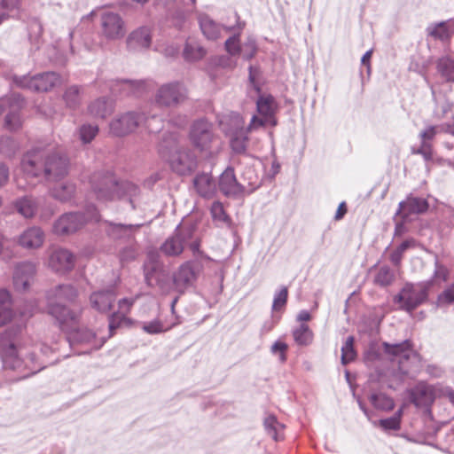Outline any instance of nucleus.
I'll return each instance as SVG.
<instances>
[{"mask_svg":"<svg viewBox=\"0 0 454 454\" xmlns=\"http://www.w3.org/2000/svg\"><path fill=\"white\" fill-rule=\"evenodd\" d=\"M18 332V329H8L0 335V356L4 369L20 372L27 370V373L20 377V379H25L45 367L43 362H38L35 358V350L40 348L42 353L46 354L51 348L40 345V347H35L34 350L29 351L26 347L17 345Z\"/></svg>","mask_w":454,"mask_h":454,"instance_id":"f257e3e1","label":"nucleus"},{"mask_svg":"<svg viewBox=\"0 0 454 454\" xmlns=\"http://www.w3.org/2000/svg\"><path fill=\"white\" fill-rule=\"evenodd\" d=\"M90 188L101 201L121 200L128 201L134 209L137 207L139 188L128 181L119 183L111 172L98 171L90 178Z\"/></svg>","mask_w":454,"mask_h":454,"instance_id":"f03ea898","label":"nucleus"},{"mask_svg":"<svg viewBox=\"0 0 454 454\" xmlns=\"http://www.w3.org/2000/svg\"><path fill=\"white\" fill-rule=\"evenodd\" d=\"M90 188L101 201L121 200L128 201L134 209L137 207L139 188L128 181L119 183L111 172L98 171L90 178Z\"/></svg>","mask_w":454,"mask_h":454,"instance_id":"7ed1b4c3","label":"nucleus"},{"mask_svg":"<svg viewBox=\"0 0 454 454\" xmlns=\"http://www.w3.org/2000/svg\"><path fill=\"white\" fill-rule=\"evenodd\" d=\"M77 295V290L70 284L59 285L48 292L49 313L56 318L61 329H67L80 318V312L71 310L63 304L73 302Z\"/></svg>","mask_w":454,"mask_h":454,"instance_id":"20e7f679","label":"nucleus"},{"mask_svg":"<svg viewBox=\"0 0 454 454\" xmlns=\"http://www.w3.org/2000/svg\"><path fill=\"white\" fill-rule=\"evenodd\" d=\"M158 150L170 168L180 176L189 175L196 168V156L190 149L179 145L176 135L171 134L164 139Z\"/></svg>","mask_w":454,"mask_h":454,"instance_id":"39448f33","label":"nucleus"},{"mask_svg":"<svg viewBox=\"0 0 454 454\" xmlns=\"http://www.w3.org/2000/svg\"><path fill=\"white\" fill-rule=\"evenodd\" d=\"M145 121L150 133L159 132L163 125L162 120L155 114L146 115L144 113L127 112L118 115L109 124L111 134L123 137L133 132L140 123Z\"/></svg>","mask_w":454,"mask_h":454,"instance_id":"423d86ee","label":"nucleus"},{"mask_svg":"<svg viewBox=\"0 0 454 454\" xmlns=\"http://www.w3.org/2000/svg\"><path fill=\"white\" fill-rule=\"evenodd\" d=\"M383 349L402 376L415 374L420 368V356L415 352L410 340L390 344L383 342Z\"/></svg>","mask_w":454,"mask_h":454,"instance_id":"0eeeda50","label":"nucleus"},{"mask_svg":"<svg viewBox=\"0 0 454 454\" xmlns=\"http://www.w3.org/2000/svg\"><path fill=\"white\" fill-rule=\"evenodd\" d=\"M222 130L231 137V147L236 153L246 152L248 141L247 130L244 128L245 121L242 116L237 113H231L223 117L219 121Z\"/></svg>","mask_w":454,"mask_h":454,"instance_id":"6e6552de","label":"nucleus"},{"mask_svg":"<svg viewBox=\"0 0 454 454\" xmlns=\"http://www.w3.org/2000/svg\"><path fill=\"white\" fill-rule=\"evenodd\" d=\"M433 286V279L417 284L407 283L395 297L394 301L408 312H411L424 303L428 297V291Z\"/></svg>","mask_w":454,"mask_h":454,"instance_id":"1a4fd4ad","label":"nucleus"},{"mask_svg":"<svg viewBox=\"0 0 454 454\" xmlns=\"http://www.w3.org/2000/svg\"><path fill=\"white\" fill-rule=\"evenodd\" d=\"M187 99V87L181 82L173 81L161 84L156 90L153 103L158 108H173Z\"/></svg>","mask_w":454,"mask_h":454,"instance_id":"9d476101","label":"nucleus"},{"mask_svg":"<svg viewBox=\"0 0 454 454\" xmlns=\"http://www.w3.org/2000/svg\"><path fill=\"white\" fill-rule=\"evenodd\" d=\"M89 221H98V213L94 206H90L86 213L74 212L63 214L53 225L57 235H70L80 230Z\"/></svg>","mask_w":454,"mask_h":454,"instance_id":"9b49d317","label":"nucleus"},{"mask_svg":"<svg viewBox=\"0 0 454 454\" xmlns=\"http://www.w3.org/2000/svg\"><path fill=\"white\" fill-rule=\"evenodd\" d=\"M12 81L19 88L31 91L46 92L59 85L61 77L55 72H45L34 76L28 74L14 75Z\"/></svg>","mask_w":454,"mask_h":454,"instance_id":"f8f14e48","label":"nucleus"},{"mask_svg":"<svg viewBox=\"0 0 454 454\" xmlns=\"http://www.w3.org/2000/svg\"><path fill=\"white\" fill-rule=\"evenodd\" d=\"M99 34L106 41L121 40L126 35V23L120 13L105 10L99 14Z\"/></svg>","mask_w":454,"mask_h":454,"instance_id":"ddd939ff","label":"nucleus"},{"mask_svg":"<svg viewBox=\"0 0 454 454\" xmlns=\"http://www.w3.org/2000/svg\"><path fill=\"white\" fill-rule=\"evenodd\" d=\"M194 227L191 224H179L174 233L168 237L160 246V249L166 256H179L188 241L192 239Z\"/></svg>","mask_w":454,"mask_h":454,"instance_id":"4468645a","label":"nucleus"},{"mask_svg":"<svg viewBox=\"0 0 454 454\" xmlns=\"http://www.w3.org/2000/svg\"><path fill=\"white\" fill-rule=\"evenodd\" d=\"M69 171V159L59 151H46L43 161V176L47 181L54 182L64 178Z\"/></svg>","mask_w":454,"mask_h":454,"instance_id":"2eb2a0df","label":"nucleus"},{"mask_svg":"<svg viewBox=\"0 0 454 454\" xmlns=\"http://www.w3.org/2000/svg\"><path fill=\"white\" fill-rule=\"evenodd\" d=\"M200 271V266L198 262L187 261L182 263L172 275L175 290L179 294L184 293L196 282Z\"/></svg>","mask_w":454,"mask_h":454,"instance_id":"dca6fc26","label":"nucleus"},{"mask_svg":"<svg viewBox=\"0 0 454 454\" xmlns=\"http://www.w3.org/2000/svg\"><path fill=\"white\" fill-rule=\"evenodd\" d=\"M75 255L68 249L56 247L49 255L48 267L54 272L65 275L74 268Z\"/></svg>","mask_w":454,"mask_h":454,"instance_id":"f3484780","label":"nucleus"},{"mask_svg":"<svg viewBox=\"0 0 454 454\" xmlns=\"http://www.w3.org/2000/svg\"><path fill=\"white\" fill-rule=\"evenodd\" d=\"M150 88L147 80L121 79L113 81L111 90L115 95L122 97H140Z\"/></svg>","mask_w":454,"mask_h":454,"instance_id":"a211bd4d","label":"nucleus"},{"mask_svg":"<svg viewBox=\"0 0 454 454\" xmlns=\"http://www.w3.org/2000/svg\"><path fill=\"white\" fill-rule=\"evenodd\" d=\"M46 150L34 148L23 155L20 166L27 176L37 177L43 176V161Z\"/></svg>","mask_w":454,"mask_h":454,"instance_id":"6ab92c4d","label":"nucleus"},{"mask_svg":"<svg viewBox=\"0 0 454 454\" xmlns=\"http://www.w3.org/2000/svg\"><path fill=\"white\" fill-rule=\"evenodd\" d=\"M36 264L31 261H23L16 264L13 272V286L19 292L27 291L34 283Z\"/></svg>","mask_w":454,"mask_h":454,"instance_id":"aec40b11","label":"nucleus"},{"mask_svg":"<svg viewBox=\"0 0 454 454\" xmlns=\"http://www.w3.org/2000/svg\"><path fill=\"white\" fill-rule=\"evenodd\" d=\"M213 126L205 119H200L191 127L190 139L197 148L206 150L213 140Z\"/></svg>","mask_w":454,"mask_h":454,"instance_id":"412c9836","label":"nucleus"},{"mask_svg":"<svg viewBox=\"0 0 454 454\" xmlns=\"http://www.w3.org/2000/svg\"><path fill=\"white\" fill-rule=\"evenodd\" d=\"M218 188L228 197L239 198L245 195V184L237 180L231 168H227L219 176Z\"/></svg>","mask_w":454,"mask_h":454,"instance_id":"4be33fe9","label":"nucleus"},{"mask_svg":"<svg viewBox=\"0 0 454 454\" xmlns=\"http://www.w3.org/2000/svg\"><path fill=\"white\" fill-rule=\"evenodd\" d=\"M15 241L23 249H39L45 241V233L39 226H30L25 229Z\"/></svg>","mask_w":454,"mask_h":454,"instance_id":"5701e85b","label":"nucleus"},{"mask_svg":"<svg viewBox=\"0 0 454 454\" xmlns=\"http://www.w3.org/2000/svg\"><path fill=\"white\" fill-rule=\"evenodd\" d=\"M79 322V318L77 321L72 325L68 326L67 329H62L67 333V339L71 345L77 344H92V349L99 348L103 342L98 344L94 343L96 340V334L87 328H78L77 324Z\"/></svg>","mask_w":454,"mask_h":454,"instance_id":"b1692460","label":"nucleus"},{"mask_svg":"<svg viewBox=\"0 0 454 454\" xmlns=\"http://www.w3.org/2000/svg\"><path fill=\"white\" fill-rule=\"evenodd\" d=\"M129 51L147 50L152 43V31L147 26H142L133 30L126 39Z\"/></svg>","mask_w":454,"mask_h":454,"instance_id":"393cba45","label":"nucleus"},{"mask_svg":"<svg viewBox=\"0 0 454 454\" xmlns=\"http://www.w3.org/2000/svg\"><path fill=\"white\" fill-rule=\"evenodd\" d=\"M429 204L426 199L410 195L399 203L396 215H402L403 219L406 220L411 215L426 213Z\"/></svg>","mask_w":454,"mask_h":454,"instance_id":"a878e982","label":"nucleus"},{"mask_svg":"<svg viewBox=\"0 0 454 454\" xmlns=\"http://www.w3.org/2000/svg\"><path fill=\"white\" fill-rule=\"evenodd\" d=\"M446 133L454 137V121L427 124L419 134L421 144L433 145V141L439 134Z\"/></svg>","mask_w":454,"mask_h":454,"instance_id":"bb28decb","label":"nucleus"},{"mask_svg":"<svg viewBox=\"0 0 454 454\" xmlns=\"http://www.w3.org/2000/svg\"><path fill=\"white\" fill-rule=\"evenodd\" d=\"M105 231L113 239L130 241L135 233L139 230L141 224H122L106 221Z\"/></svg>","mask_w":454,"mask_h":454,"instance_id":"cd10ccee","label":"nucleus"},{"mask_svg":"<svg viewBox=\"0 0 454 454\" xmlns=\"http://www.w3.org/2000/svg\"><path fill=\"white\" fill-rule=\"evenodd\" d=\"M409 394L411 402L416 407L429 406L434 400L433 387L423 382L409 390Z\"/></svg>","mask_w":454,"mask_h":454,"instance_id":"c85d7f7f","label":"nucleus"},{"mask_svg":"<svg viewBox=\"0 0 454 454\" xmlns=\"http://www.w3.org/2000/svg\"><path fill=\"white\" fill-rule=\"evenodd\" d=\"M432 95L434 100L433 118L437 121H440L443 119L449 120L448 121H454L452 103H450L444 95L437 96L433 89Z\"/></svg>","mask_w":454,"mask_h":454,"instance_id":"c756f323","label":"nucleus"},{"mask_svg":"<svg viewBox=\"0 0 454 454\" xmlns=\"http://www.w3.org/2000/svg\"><path fill=\"white\" fill-rule=\"evenodd\" d=\"M114 300L115 294L112 290H100L90 294V304L97 311L106 313L112 308Z\"/></svg>","mask_w":454,"mask_h":454,"instance_id":"7c9ffc66","label":"nucleus"},{"mask_svg":"<svg viewBox=\"0 0 454 454\" xmlns=\"http://www.w3.org/2000/svg\"><path fill=\"white\" fill-rule=\"evenodd\" d=\"M427 33L435 40L449 41L454 35V19L430 24L427 27Z\"/></svg>","mask_w":454,"mask_h":454,"instance_id":"2f4dec72","label":"nucleus"},{"mask_svg":"<svg viewBox=\"0 0 454 454\" xmlns=\"http://www.w3.org/2000/svg\"><path fill=\"white\" fill-rule=\"evenodd\" d=\"M277 107V103L271 95L260 96L256 101V108L259 115L270 120V126L277 125V120L275 118Z\"/></svg>","mask_w":454,"mask_h":454,"instance_id":"473e14b6","label":"nucleus"},{"mask_svg":"<svg viewBox=\"0 0 454 454\" xmlns=\"http://www.w3.org/2000/svg\"><path fill=\"white\" fill-rule=\"evenodd\" d=\"M23 106V98L19 95H13L12 98L11 110L5 116L4 127L9 130H17L22 125V120L20 115V109Z\"/></svg>","mask_w":454,"mask_h":454,"instance_id":"72a5a7b5","label":"nucleus"},{"mask_svg":"<svg viewBox=\"0 0 454 454\" xmlns=\"http://www.w3.org/2000/svg\"><path fill=\"white\" fill-rule=\"evenodd\" d=\"M144 276L147 286L152 285L155 278L165 271L162 264L159 261V256L155 253H149L147 260L145 262Z\"/></svg>","mask_w":454,"mask_h":454,"instance_id":"f704fd0d","label":"nucleus"},{"mask_svg":"<svg viewBox=\"0 0 454 454\" xmlns=\"http://www.w3.org/2000/svg\"><path fill=\"white\" fill-rule=\"evenodd\" d=\"M194 188L203 198H211L216 192V184L211 175L199 174L193 180Z\"/></svg>","mask_w":454,"mask_h":454,"instance_id":"c9c22d12","label":"nucleus"},{"mask_svg":"<svg viewBox=\"0 0 454 454\" xmlns=\"http://www.w3.org/2000/svg\"><path fill=\"white\" fill-rule=\"evenodd\" d=\"M234 18L237 21L235 26H226L224 28L227 31H234L238 30L239 33L229 37L224 43L226 51L231 56H237L241 52V46L239 44V34L240 31L244 28L245 23L239 21V16L235 12Z\"/></svg>","mask_w":454,"mask_h":454,"instance_id":"e433bc0d","label":"nucleus"},{"mask_svg":"<svg viewBox=\"0 0 454 454\" xmlns=\"http://www.w3.org/2000/svg\"><path fill=\"white\" fill-rule=\"evenodd\" d=\"M198 21L202 34L207 40L215 41L220 37L222 27L207 14H200Z\"/></svg>","mask_w":454,"mask_h":454,"instance_id":"4c0bfd02","label":"nucleus"},{"mask_svg":"<svg viewBox=\"0 0 454 454\" xmlns=\"http://www.w3.org/2000/svg\"><path fill=\"white\" fill-rule=\"evenodd\" d=\"M87 109L92 117L105 119L112 113L113 105L108 98L103 97L90 102Z\"/></svg>","mask_w":454,"mask_h":454,"instance_id":"58836bf2","label":"nucleus"},{"mask_svg":"<svg viewBox=\"0 0 454 454\" xmlns=\"http://www.w3.org/2000/svg\"><path fill=\"white\" fill-rule=\"evenodd\" d=\"M133 303V299L124 298L119 301L118 312L114 313L109 317V330L111 332V335L113 334V331L120 325L121 322L125 320L126 316L129 312Z\"/></svg>","mask_w":454,"mask_h":454,"instance_id":"ea45409f","label":"nucleus"},{"mask_svg":"<svg viewBox=\"0 0 454 454\" xmlns=\"http://www.w3.org/2000/svg\"><path fill=\"white\" fill-rule=\"evenodd\" d=\"M39 201L29 196H24L15 201L14 207L18 213L25 218H32L37 212Z\"/></svg>","mask_w":454,"mask_h":454,"instance_id":"a19ab883","label":"nucleus"},{"mask_svg":"<svg viewBox=\"0 0 454 454\" xmlns=\"http://www.w3.org/2000/svg\"><path fill=\"white\" fill-rule=\"evenodd\" d=\"M83 89L78 85H71L67 87L62 96V99L66 105V107L74 110L77 109L82 99Z\"/></svg>","mask_w":454,"mask_h":454,"instance_id":"79ce46f5","label":"nucleus"},{"mask_svg":"<svg viewBox=\"0 0 454 454\" xmlns=\"http://www.w3.org/2000/svg\"><path fill=\"white\" fill-rule=\"evenodd\" d=\"M371 404L378 411H390L395 408L392 397L382 392H372L368 396Z\"/></svg>","mask_w":454,"mask_h":454,"instance_id":"37998d69","label":"nucleus"},{"mask_svg":"<svg viewBox=\"0 0 454 454\" xmlns=\"http://www.w3.org/2000/svg\"><path fill=\"white\" fill-rule=\"evenodd\" d=\"M240 183L245 184V194H250L261 186V179L253 167L245 168Z\"/></svg>","mask_w":454,"mask_h":454,"instance_id":"c03bdc74","label":"nucleus"},{"mask_svg":"<svg viewBox=\"0 0 454 454\" xmlns=\"http://www.w3.org/2000/svg\"><path fill=\"white\" fill-rule=\"evenodd\" d=\"M76 191V186L72 182H65L59 185L54 186L51 191V196L61 202L69 201L74 198Z\"/></svg>","mask_w":454,"mask_h":454,"instance_id":"a18cd8bd","label":"nucleus"},{"mask_svg":"<svg viewBox=\"0 0 454 454\" xmlns=\"http://www.w3.org/2000/svg\"><path fill=\"white\" fill-rule=\"evenodd\" d=\"M436 69L439 74L447 82H454V59L443 56L436 61Z\"/></svg>","mask_w":454,"mask_h":454,"instance_id":"49530a36","label":"nucleus"},{"mask_svg":"<svg viewBox=\"0 0 454 454\" xmlns=\"http://www.w3.org/2000/svg\"><path fill=\"white\" fill-rule=\"evenodd\" d=\"M179 323L180 322L177 319H176V321L170 322L169 324L163 323L159 319H153L149 322H145L142 325V329L148 334H159L170 330Z\"/></svg>","mask_w":454,"mask_h":454,"instance_id":"de8ad7c7","label":"nucleus"},{"mask_svg":"<svg viewBox=\"0 0 454 454\" xmlns=\"http://www.w3.org/2000/svg\"><path fill=\"white\" fill-rule=\"evenodd\" d=\"M294 341L300 346H308L313 340V332L308 325L301 324V325L293 330Z\"/></svg>","mask_w":454,"mask_h":454,"instance_id":"09e8293b","label":"nucleus"},{"mask_svg":"<svg viewBox=\"0 0 454 454\" xmlns=\"http://www.w3.org/2000/svg\"><path fill=\"white\" fill-rule=\"evenodd\" d=\"M263 425L267 434L274 441H279L281 439L280 432L283 430L284 425L279 423L275 416L270 415L265 418Z\"/></svg>","mask_w":454,"mask_h":454,"instance_id":"8fccbe9b","label":"nucleus"},{"mask_svg":"<svg viewBox=\"0 0 454 454\" xmlns=\"http://www.w3.org/2000/svg\"><path fill=\"white\" fill-rule=\"evenodd\" d=\"M206 55V50L198 43H186L184 57L189 61H197Z\"/></svg>","mask_w":454,"mask_h":454,"instance_id":"3c124183","label":"nucleus"},{"mask_svg":"<svg viewBox=\"0 0 454 454\" xmlns=\"http://www.w3.org/2000/svg\"><path fill=\"white\" fill-rule=\"evenodd\" d=\"M152 287H157L162 294H168L175 290L173 281L171 282L168 278V275L166 270L158 276L152 285Z\"/></svg>","mask_w":454,"mask_h":454,"instance_id":"603ef678","label":"nucleus"},{"mask_svg":"<svg viewBox=\"0 0 454 454\" xmlns=\"http://www.w3.org/2000/svg\"><path fill=\"white\" fill-rule=\"evenodd\" d=\"M18 148V144L11 137L3 136L0 137V153L5 157H12Z\"/></svg>","mask_w":454,"mask_h":454,"instance_id":"864d4df0","label":"nucleus"},{"mask_svg":"<svg viewBox=\"0 0 454 454\" xmlns=\"http://www.w3.org/2000/svg\"><path fill=\"white\" fill-rule=\"evenodd\" d=\"M354 340L353 336H348L341 348V363L343 364L352 362L356 357Z\"/></svg>","mask_w":454,"mask_h":454,"instance_id":"5fc2aeb1","label":"nucleus"},{"mask_svg":"<svg viewBox=\"0 0 454 454\" xmlns=\"http://www.w3.org/2000/svg\"><path fill=\"white\" fill-rule=\"evenodd\" d=\"M98 133V125L83 124L79 129V137L83 144L90 143Z\"/></svg>","mask_w":454,"mask_h":454,"instance_id":"6e6d98bb","label":"nucleus"},{"mask_svg":"<svg viewBox=\"0 0 454 454\" xmlns=\"http://www.w3.org/2000/svg\"><path fill=\"white\" fill-rule=\"evenodd\" d=\"M393 280L394 274L387 266L381 267L374 278V282L380 286H387L393 282Z\"/></svg>","mask_w":454,"mask_h":454,"instance_id":"4d7b16f0","label":"nucleus"},{"mask_svg":"<svg viewBox=\"0 0 454 454\" xmlns=\"http://www.w3.org/2000/svg\"><path fill=\"white\" fill-rule=\"evenodd\" d=\"M415 245L414 239H409L402 242L396 249L391 254L390 259L395 265H398L402 260L403 254L410 247Z\"/></svg>","mask_w":454,"mask_h":454,"instance_id":"13d9d810","label":"nucleus"},{"mask_svg":"<svg viewBox=\"0 0 454 454\" xmlns=\"http://www.w3.org/2000/svg\"><path fill=\"white\" fill-rule=\"evenodd\" d=\"M288 290L283 286L279 291L276 292L273 298L272 310L278 311L283 309L287 301Z\"/></svg>","mask_w":454,"mask_h":454,"instance_id":"bf43d9fd","label":"nucleus"},{"mask_svg":"<svg viewBox=\"0 0 454 454\" xmlns=\"http://www.w3.org/2000/svg\"><path fill=\"white\" fill-rule=\"evenodd\" d=\"M210 211L215 221L221 223H227L229 221V217L226 215L223 206L221 202L215 201L211 206Z\"/></svg>","mask_w":454,"mask_h":454,"instance_id":"052dcab7","label":"nucleus"},{"mask_svg":"<svg viewBox=\"0 0 454 454\" xmlns=\"http://www.w3.org/2000/svg\"><path fill=\"white\" fill-rule=\"evenodd\" d=\"M454 303V283L437 297V306L442 307Z\"/></svg>","mask_w":454,"mask_h":454,"instance_id":"680f3d73","label":"nucleus"},{"mask_svg":"<svg viewBox=\"0 0 454 454\" xmlns=\"http://www.w3.org/2000/svg\"><path fill=\"white\" fill-rule=\"evenodd\" d=\"M449 270L442 264L437 256H435L434 260V270L433 273V278L435 281H443L445 282L448 279Z\"/></svg>","mask_w":454,"mask_h":454,"instance_id":"e2e57ef3","label":"nucleus"},{"mask_svg":"<svg viewBox=\"0 0 454 454\" xmlns=\"http://www.w3.org/2000/svg\"><path fill=\"white\" fill-rule=\"evenodd\" d=\"M266 125H270V120L261 115H253L248 126L245 129L247 132H252Z\"/></svg>","mask_w":454,"mask_h":454,"instance_id":"0e129e2a","label":"nucleus"},{"mask_svg":"<svg viewBox=\"0 0 454 454\" xmlns=\"http://www.w3.org/2000/svg\"><path fill=\"white\" fill-rule=\"evenodd\" d=\"M257 51L255 39L253 37H248L247 42L245 43L243 48H241V51L243 53V58L245 59H252Z\"/></svg>","mask_w":454,"mask_h":454,"instance_id":"69168bd1","label":"nucleus"},{"mask_svg":"<svg viewBox=\"0 0 454 454\" xmlns=\"http://www.w3.org/2000/svg\"><path fill=\"white\" fill-rule=\"evenodd\" d=\"M287 348H288V346L286 345V343L278 340L272 344V346L270 348V351L273 355H278L279 361L281 363H284L286 360V352Z\"/></svg>","mask_w":454,"mask_h":454,"instance_id":"338daca9","label":"nucleus"},{"mask_svg":"<svg viewBox=\"0 0 454 454\" xmlns=\"http://www.w3.org/2000/svg\"><path fill=\"white\" fill-rule=\"evenodd\" d=\"M379 424L381 427V428L384 429L385 431H388V430L395 431V430H399L401 427V422H399L397 420V419L394 418L393 416L387 418V419H380L379 421Z\"/></svg>","mask_w":454,"mask_h":454,"instance_id":"774afa93","label":"nucleus"}]
</instances>
